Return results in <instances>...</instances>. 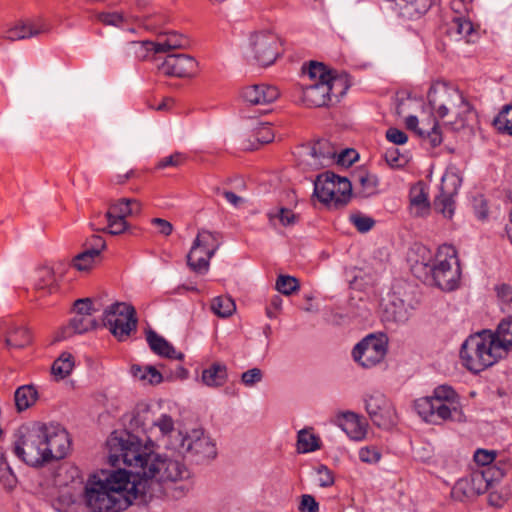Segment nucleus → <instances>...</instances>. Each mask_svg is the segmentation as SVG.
<instances>
[{
    "mask_svg": "<svg viewBox=\"0 0 512 512\" xmlns=\"http://www.w3.org/2000/svg\"><path fill=\"white\" fill-rule=\"evenodd\" d=\"M31 343V335L27 328L14 327L7 332L5 344L8 348H23Z\"/></svg>",
    "mask_w": 512,
    "mask_h": 512,
    "instance_id": "c9c22d12",
    "label": "nucleus"
},
{
    "mask_svg": "<svg viewBox=\"0 0 512 512\" xmlns=\"http://www.w3.org/2000/svg\"><path fill=\"white\" fill-rule=\"evenodd\" d=\"M250 52L253 60L261 66H269L280 55L279 37L267 30L255 32L249 40Z\"/></svg>",
    "mask_w": 512,
    "mask_h": 512,
    "instance_id": "9d476101",
    "label": "nucleus"
},
{
    "mask_svg": "<svg viewBox=\"0 0 512 512\" xmlns=\"http://www.w3.org/2000/svg\"><path fill=\"white\" fill-rule=\"evenodd\" d=\"M97 258V255H94L93 253L85 249L83 252L77 254L73 258L72 265L78 271H87L91 269Z\"/></svg>",
    "mask_w": 512,
    "mask_h": 512,
    "instance_id": "3c124183",
    "label": "nucleus"
},
{
    "mask_svg": "<svg viewBox=\"0 0 512 512\" xmlns=\"http://www.w3.org/2000/svg\"><path fill=\"white\" fill-rule=\"evenodd\" d=\"M221 235L218 232H211L205 229L199 230L192 244V255L197 254L203 248L205 255L212 258L221 246Z\"/></svg>",
    "mask_w": 512,
    "mask_h": 512,
    "instance_id": "5701e85b",
    "label": "nucleus"
},
{
    "mask_svg": "<svg viewBox=\"0 0 512 512\" xmlns=\"http://www.w3.org/2000/svg\"><path fill=\"white\" fill-rule=\"evenodd\" d=\"M417 307V301L393 292L383 306L382 321L390 324H405Z\"/></svg>",
    "mask_w": 512,
    "mask_h": 512,
    "instance_id": "ddd939ff",
    "label": "nucleus"
},
{
    "mask_svg": "<svg viewBox=\"0 0 512 512\" xmlns=\"http://www.w3.org/2000/svg\"><path fill=\"white\" fill-rule=\"evenodd\" d=\"M335 178H337L335 173L327 171L318 175L314 181V195L320 202L334 209L336 202Z\"/></svg>",
    "mask_w": 512,
    "mask_h": 512,
    "instance_id": "aec40b11",
    "label": "nucleus"
},
{
    "mask_svg": "<svg viewBox=\"0 0 512 512\" xmlns=\"http://www.w3.org/2000/svg\"><path fill=\"white\" fill-rule=\"evenodd\" d=\"M414 408L424 421L431 424H440L447 420L465 421L459 395L449 385H439L431 396L415 400Z\"/></svg>",
    "mask_w": 512,
    "mask_h": 512,
    "instance_id": "f03ea898",
    "label": "nucleus"
},
{
    "mask_svg": "<svg viewBox=\"0 0 512 512\" xmlns=\"http://www.w3.org/2000/svg\"><path fill=\"white\" fill-rule=\"evenodd\" d=\"M256 140L261 144H267L273 141L274 133L268 124H262L255 132Z\"/></svg>",
    "mask_w": 512,
    "mask_h": 512,
    "instance_id": "69168bd1",
    "label": "nucleus"
},
{
    "mask_svg": "<svg viewBox=\"0 0 512 512\" xmlns=\"http://www.w3.org/2000/svg\"><path fill=\"white\" fill-rule=\"evenodd\" d=\"M263 378V373L259 368H252L245 371L241 376V381L244 385L251 387L260 382Z\"/></svg>",
    "mask_w": 512,
    "mask_h": 512,
    "instance_id": "052dcab7",
    "label": "nucleus"
},
{
    "mask_svg": "<svg viewBox=\"0 0 512 512\" xmlns=\"http://www.w3.org/2000/svg\"><path fill=\"white\" fill-rule=\"evenodd\" d=\"M38 399V392L34 385H22L14 393L15 406L18 412H22L33 406Z\"/></svg>",
    "mask_w": 512,
    "mask_h": 512,
    "instance_id": "7c9ffc66",
    "label": "nucleus"
},
{
    "mask_svg": "<svg viewBox=\"0 0 512 512\" xmlns=\"http://www.w3.org/2000/svg\"><path fill=\"white\" fill-rule=\"evenodd\" d=\"M73 308L75 315L92 317L93 312H95L93 301L90 298H81L76 300Z\"/></svg>",
    "mask_w": 512,
    "mask_h": 512,
    "instance_id": "13d9d810",
    "label": "nucleus"
},
{
    "mask_svg": "<svg viewBox=\"0 0 512 512\" xmlns=\"http://www.w3.org/2000/svg\"><path fill=\"white\" fill-rule=\"evenodd\" d=\"M299 510L301 512H318L319 504L312 495L304 494L301 496Z\"/></svg>",
    "mask_w": 512,
    "mask_h": 512,
    "instance_id": "338daca9",
    "label": "nucleus"
},
{
    "mask_svg": "<svg viewBox=\"0 0 512 512\" xmlns=\"http://www.w3.org/2000/svg\"><path fill=\"white\" fill-rule=\"evenodd\" d=\"M154 45L155 42L152 41H130L125 47L124 52L127 56L144 59L149 51H154Z\"/></svg>",
    "mask_w": 512,
    "mask_h": 512,
    "instance_id": "79ce46f5",
    "label": "nucleus"
},
{
    "mask_svg": "<svg viewBox=\"0 0 512 512\" xmlns=\"http://www.w3.org/2000/svg\"><path fill=\"white\" fill-rule=\"evenodd\" d=\"M85 247L87 251L99 257L101 252L106 248V241L99 235H92L86 240Z\"/></svg>",
    "mask_w": 512,
    "mask_h": 512,
    "instance_id": "bf43d9fd",
    "label": "nucleus"
},
{
    "mask_svg": "<svg viewBox=\"0 0 512 512\" xmlns=\"http://www.w3.org/2000/svg\"><path fill=\"white\" fill-rule=\"evenodd\" d=\"M146 340L151 350L159 356L177 360L184 358L182 352H177L165 338L158 335L154 330L147 331Z\"/></svg>",
    "mask_w": 512,
    "mask_h": 512,
    "instance_id": "393cba45",
    "label": "nucleus"
},
{
    "mask_svg": "<svg viewBox=\"0 0 512 512\" xmlns=\"http://www.w3.org/2000/svg\"><path fill=\"white\" fill-rule=\"evenodd\" d=\"M34 285L36 290L52 294L58 289L57 279L51 267L44 266L35 272Z\"/></svg>",
    "mask_w": 512,
    "mask_h": 512,
    "instance_id": "c85d7f7f",
    "label": "nucleus"
},
{
    "mask_svg": "<svg viewBox=\"0 0 512 512\" xmlns=\"http://www.w3.org/2000/svg\"><path fill=\"white\" fill-rule=\"evenodd\" d=\"M505 356L494 340L491 330H482L470 335L460 349L464 367L475 374L493 366Z\"/></svg>",
    "mask_w": 512,
    "mask_h": 512,
    "instance_id": "7ed1b4c3",
    "label": "nucleus"
},
{
    "mask_svg": "<svg viewBox=\"0 0 512 512\" xmlns=\"http://www.w3.org/2000/svg\"><path fill=\"white\" fill-rule=\"evenodd\" d=\"M365 410L374 425L390 429L397 424V413L392 402L381 392H373L364 397Z\"/></svg>",
    "mask_w": 512,
    "mask_h": 512,
    "instance_id": "9b49d317",
    "label": "nucleus"
},
{
    "mask_svg": "<svg viewBox=\"0 0 512 512\" xmlns=\"http://www.w3.org/2000/svg\"><path fill=\"white\" fill-rule=\"evenodd\" d=\"M131 373L135 378L140 380H147L149 384L157 385L163 381L162 374L151 365L141 367L139 365H133L131 367Z\"/></svg>",
    "mask_w": 512,
    "mask_h": 512,
    "instance_id": "ea45409f",
    "label": "nucleus"
},
{
    "mask_svg": "<svg viewBox=\"0 0 512 512\" xmlns=\"http://www.w3.org/2000/svg\"><path fill=\"white\" fill-rule=\"evenodd\" d=\"M506 474L505 468L502 467H486L473 470L468 476L470 485L475 491L476 495L485 493L489 486L494 482L500 480Z\"/></svg>",
    "mask_w": 512,
    "mask_h": 512,
    "instance_id": "a211bd4d",
    "label": "nucleus"
},
{
    "mask_svg": "<svg viewBox=\"0 0 512 512\" xmlns=\"http://www.w3.org/2000/svg\"><path fill=\"white\" fill-rule=\"evenodd\" d=\"M106 218H116L126 220L129 216V208L127 198H121L109 205L108 211L105 214Z\"/></svg>",
    "mask_w": 512,
    "mask_h": 512,
    "instance_id": "09e8293b",
    "label": "nucleus"
},
{
    "mask_svg": "<svg viewBox=\"0 0 512 512\" xmlns=\"http://www.w3.org/2000/svg\"><path fill=\"white\" fill-rule=\"evenodd\" d=\"M211 258L208 256H197V254L192 255V248L187 255V264L190 269L196 273H206L209 270V261Z\"/></svg>",
    "mask_w": 512,
    "mask_h": 512,
    "instance_id": "8fccbe9b",
    "label": "nucleus"
},
{
    "mask_svg": "<svg viewBox=\"0 0 512 512\" xmlns=\"http://www.w3.org/2000/svg\"><path fill=\"white\" fill-rule=\"evenodd\" d=\"M109 461H122L130 470H101L91 475L85 486V503L93 512H121L134 500L146 503L163 494V483L190 477L187 467L142 449L139 438L126 430L114 431L107 439Z\"/></svg>",
    "mask_w": 512,
    "mask_h": 512,
    "instance_id": "f257e3e1",
    "label": "nucleus"
},
{
    "mask_svg": "<svg viewBox=\"0 0 512 512\" xmlns=\"http://www.w3.org/2000/svg\"><path fill=\"white\" fill-rule=\"evenodd\" d=\"M492 336L505 354L512 351V316L502 320Z\"/></svg>",
    "mask_w": 512,
    "mask_h": 512,
    "instance_id": "2f4dec72",
    "label": "nucleus"
},
{
    "mask_svg": "<svg viewBox=\"0 0 512 512\" xmlns=\"http://www.w3.org/2000/svg\"><path fill=\"white\" fill-rule=\"evenodd\" d=\"M197 66V61L189 55L171 54L158 66V70L166 76L186 78L196 74Z\"/></svg>",
    "mask_w": 512,
    "mask_h": 512,
    "instance_id": "dca6fc26",
    "label": "nucleus"
},
{
    "mask_svg": "<svg viewBox=\"0 0 512 512\" xmlns=\"http://www.w3.org/2000/svg\"><path fill=\"white\" fill-rule=\"evenodd\" d=\"M107 219V227L94 229L95 231H101L105 233H109L111 235H120L124 233L128 228V223L123 219L116 218H106Z\"/></svg>",
    "mask_w": 512,
    "mask_h": 512,
    "instance_id": "603ef678",
    "label": "nucleus"
},
{
    "mask_svg": "<svg viewBox=\"0 0 512 512\" xmlns=\"http://www.w3.org/2000/svg\"><path fill=\"white\" fill-rule=\"evenodd\" d=\"M45 23H35L32 21H20L14 27L7 31L6 38L10 41L23 40L48 32Z\"/></svg>",
    "mask_w": 512,
    "mask_h": 512,
    "instance_id": "4be33fe9",
    "label": "nucleus"
},
{
    "mask_svg": "<svg viewBox=\"0 0 512 512\" xmlns=\"http://www.w3.org/2000/svg\"><path fill=\"white\" fill-rule=\"evenodd\" d=\"M167 448L178 451L196 463L212 460L217 455L215 443L201 429H193L185 434L178 431Z\"/></svg>",
    "mask_w": 512,
    "mask_h": 512,
    "instance_id": "39448f33",
    "label": "nucleus"
},
{
    "mask_svg": "<svg viewBox=\"0 0 512 512\" xmlns=\"http://www.w3.org/2000/svg\"><path fill=\"white\" fill-rule=\"evenodd\" d=\"M496 457V453L494 451H488L484 449H478L474 453V461L480 465V468L486 467H497L496 465H491Z\"/></svg>",
    "mask_w": 512,
    "mask_h": 512,
    "instance_id": "6e6d98bb",
    "label": "nucleus"
},
{
    "mask_svg": "<svg viewBox=\"0 0 512 512\" xmlns=\"http://www.w3.org/2000/svg\"><path fill=\"white\" fill-rule=\"evenodd\" d=\"M451 29L463 38L469 37L474 31L472 22L462 17H457L453 20Z\"/></svg>",
    "mask_w": 512,
    "mask_h": 512,
    "instance_id": "864d4df0",
    "label": "nucleus"
},
{
    "mask_svg": "<svg viewBox=\"0 0 512 512\" xmlns=\"http://www.w3.org/2000/svg\"><path fill=\"white\" fill-rule=\"evenodd\" d=\"M406 127L410 130H414L420 137L428 138L432 147H436L442 142V135L439 129V124L436 120L433 121L431 129L418 128V118L414 115H410L406 118Z\"/></svg>",
    "mask_w": 512,
    "mask_h": 512,
    "instance_id": "cd10ccee",
    "label": "nucleus"
},
{
    "mask_svg": "<svg viewBox=\"0 0 512 512\" xmlns=\"http://www.w3.org/2000/svg\"><path fill=\"white\" fill-rule=\"evenodd\" d=\"M339 426L352 440H362L367 433V422L362 416L346 411L338 416Z\"/></svg>",
    "mask_w": 512,
    "mask_h": 512,
    "instance_id": "412c9836",
    "label": "nucleus"
},
{
    "mask_svg": "<svg viewBox=\"0 0 512 512\" xmlns=\"http://www.w3.org/2000/svg\"><path fill=\"white\" fill-rule=\"evenodd\" d=\"M183 161H184L183 154H181L179 152H175L170 156L162 158L157 163L156 167L158 169H164L166 167H177V166H180L183 163Z\"/></svg>",
    "mask_w": 512,
    "mask_h": 512,
    "instance_id": "680f3d73",
    "label": "nucleus"
},
{
    "mask_svg": "<svg viewBox=\"0 0 512 512\" xmlns=\"http://www.w3.org/2000/svg\"><path fill=\"white\" fill-rule=\"evenodd\" d=\"M460 179L454 175H445L442 178L440 194L434 200L435 209L445 217L451 218L454 213L453 196L457 193Z\"/></svg>",
    "mask_w": 512,
    "mask_h": 512,
    "instance_id": "f3484780",
    "label": "nucleus"
},
{
    "mask_svg": "<svg viewBox=\"0 0 512 512\" xmlns=\"http://www.w3.org/2000/svg\"><path fill=\"white\" fill-rule=\"evenodd\" d=\"M352 180L360 185L359 194L362 197H369L376 193L378 186V178L376 175L369 173L366 169H360L352 174Z\"/></svg>",
    "mask_w": 512,
    "mask_h": 512,
    "instance_id": "c756f323",
    "label": "nucleus"
},
{
    "mask_svg": "<svg viewBox=\"0 0 512 512\" xmlns=\"http://www.w3.org/2000/svg\"><path fill=\"white\" fill-rule=\"evenodd\" d=\"M279 90L275 86L267 84H255L245 87L242 98L250 105H267L279 97Z\"/></svg>",
    "mask_w": 512,
    "mask_h": 512,
    "instance_id": "6ab92c4d",
    "label": "nucleus"
},
{
    "mask_svg": "<svg viewBox=\"0 0 512 512\" xmlns=\"http://www.w3.org/2000/svg\"><path fill=\"white\" fill-rule=\"evenodd\" d=\"M211 310L220 318L230 317L236 310L234 300L228 296H217L211 301Z\"/></svg>",
    "mask_w": 512,
    "mask_h": 512,
    "instance_id": "4c0bfd02",
    "label": "nucleus"
},
{
    "mask_svg": "<svg viewBox=\"0 0 512 512\" xmlns=\"http://www.w3.org/2000/svg\"><path fill=\"white\" fill-rule=\"evenodd\" d=\"M386 139L396 145H403L408 141V136L402 130L391 127L386 131Z\"/></svg>",
    "mask_w": 512,
    "mask_h": 512,
    "instance_id": "0e129e2a",
    "label": "nucleus"
},
{
    "mask_svg": "<svg viewBox=\"0 0 512 512\" xmlns=\"http://www.w3.org/2000/svg\"><path fill=\"white\" fill-rule=\"evenodd\" d=\"M97 19L104 25L115 26L124 29L125 24L129 22L130 17H126L120 12H101L97 14Z\"/></svg>",
    "mask_w": 512,
    "mask_h": 512,
    "instance_id": "49530a36",
    "label": "nucleus"
},
{
    "mask_svg": "<svg viewBox=\"0 0 512 512\" xmlns=\"http://www.w3.org/2000/svg\"><path fill=\"white\" fill-rule=\"evenodd\" d=\"M98 327V322L90 316L74 315L68 325L64 326L57 340L69 338L75 334H83Z\"/></svg>",
    "mask_w": 512,
    "mask_h": 512,
    "instance_id": "b1692460",
    "label": "nucleus"
},
{
    "mask_svg": "<svg viewBox=\"0 0 512 512\" xmlns=\"http://www.w3.org/2000/svg\"><path fill=\"white\" fill-rule=\"evenodd\" d=\"M320 448V439L307 429H302L297 435V449L300 453H309Z\"/></svg>",
    "mask_w": 512,
    "mask_h": 512,
    "instance_id": "58836bf2",
    "label": "nucleus"
},
{
    "mask_svg": "<svg viewBox=\"0 0 512 512\" xmlns=\"http://www.w3.org/2000/svg\"><path fill=\"white\" fill-rule=\"evenodd\" d=\"M336 155V148L326 139H319L303 146L301 153L303 163L311 170H319L328 166Z\"/></svg>",
    "mask_w": 512,
    "mask_h": 512,
    "instance_id": "4468645a",
    "label": "nucleus"
},
{
    "mask_svg": "<svg viewBox=\"0 0 512 512\" xmlns=\"http://www.w3.org/2000/svg\"><path fill=\"white\" fill-rule=\"evenodd\" d=\"M154 426L159 429L163 438H171V440L165 443V446L167 447V444L173 441L177 434L174 429V420L170 415L162 414L156 421H154Z\"/></svg>",
    "mask_w": 512,
    "mask_h": 512,
    "instance_id": "a18cd8bd",
    "label": "nucleus"
},
{
    "mask_svg": "<svg viewBox=\"0 0 512 512\" xmlns=\"http://www.w3.org/2000/svg\"><path fill=\"white\" fill-rule=\"evenodd\" d=\"M190 45L188 38L177 32H164L154 45V52H168L174 49H186Z\"/></svg>",
    "mask_w": 512,
    "mask_h": 512,
    "instance_id": "bb28decb",
    "label": "nucleus"
},
{
    "mask_svg": "<svg viewBox=\"0 0 512 512\" xmlns=\"http://www.w3.org/2000/svg\"><path fill=\"white\" fill-rule=\"evenodd\" d=\"M348 86L343 79H335L334 81H316L307 85L302 90L303 101L308 106L322 107L328 105L333 97L335 101H339Z\"/></svg>",
    "mask_w": 512,
    "mask_h": 512,
    "instance_id": "1a4fd4ad",
    "label": "nucleus"
},
{
    "mask_svg": "<svg viewBox=\"0 0 512 512\" xmlns=\"http://www.w3.org/2000/svg\"><path fill=\"white\" fill-rule=\"evenodd\" d=\"M427 98L429 106L437 113L439 118H444L448 114L449 107H463V112L471 111V106L462 93L443 82L434 83L428 91ZM460 113L462 111L458 112V114Z\"/></svg>",
    "mask_w": 512,
    "mask_h": 512,
    "instance_id": "6e6552de",
    "label": "nucleus"
},
{
    "mask_svg": "<svg viewBox=\"0 0 512 512\" xmlns=\"http://www.w3.org/2000/svg\"><path fill=\"white\" fill-rule=\"evenodd\" d=\"M381 454L374 447H364L359 450V459L365 463H376L380 460Z\"/></svg>",
    "mask_w": 512,
    "mask_h": 512,
    "instance_id": "e2e57ef3",
    "label": "nucleus"
},
{
    "mask_svg": "<svg viewBox=\"0 0 512 512\" xmlns=\"http://www.w3.org/2000/svg\"><path fill=\"white\" fill-rule=\"evenodd\" d=\"M336 186V202L335 209L343 208L348 204L352 195V183L346 177H340L337 175L335 178Z\"/></svg>",
    "mask_w": 512,
    "mask_h": 512,
    "instance_id": "e433bc0d",
    "label": "nucleus"
},
{
    "mask_svg": "<svg viewBox=\"0 0 512 512\" xmlns=\"http://www.w3.org/2000/svg\"><path fill=\"white\" fill-rule=\"evenodd\" d=\"M275 288L281 294L288 296L297 291L300 286L297 278L289 275H279L276 280Z\"/></svg>",
    "mask_w": 512,
    "mask_h": 512,
    "instance_id": "de8ad7c7",
    "label": "nucleus"
},
{
    "mask_svg": "<svg viewBox=\"0 0 512 512\" xmlns=\"http://www.w3.org/2000/svg\"><path fill=\"white\" fill-rule=\"evenodd\" d=\"M12 477V470L6 461L3 449L0 447V482L4 484L9 483Z\"/></svg>",
    "mask_w": 512,
    "mask_h": 512,
    "instance_id": "774afa93",
    "label": "nucleus"
},
{
    "mask_svg": "<svg viewBox=\"0 0 512 512\" xmlns=\"http://www.w3.org/2000/svg\"><path fill=\"white\" fill-rule=\"evenodd\" d=\"M74 357L68 352H63L52 364L51 373L56 380H62L70 375L74 368Z\"/></svg>",
    "mask_w": 512,
    "mask_h": 512,
    "instance_id": "72a5a7b5",
    "label": "nucleus"
},
{
    "mask_svg": "<svg viewBox=\"0 0 512 512\" xmlns=\"http://www.w3.org/2000/svg\"><path fill=\"white\" fill-rule=\"evenodd\" d=\"M308 75L311 80L316 81H334L340 79L332 74V71L328 70L327 67L320 62L311 61L308 68Z\"/></svg>",
    "mask_w": 512,
    "mask_h": 512,
    "instance_id": "37998d69",
    "label": "nucleus"
},
{
    "mask_svg": "<svg viewBox=\"0 0 512 512\" xmlns=\"http://www.w3.org/2000/svg\"><path fill=\"white\" fill-rule=\"evenodd\" d=\"M44 424L21 425L13 434V452L25 464L42 467L47 463Z\"/></svg>",
    "mask_w": 512,
    "mask_h": 512,
    "instance_id": "20e7f679",
    "label": "nucleus"
},
{
    "mask_svg": "<svg viewBox=\"0 0 512 512\" xmlns=\"http://www.w3.org/2000/svg\"><path fill=\"white\" fill-rule=\"evenodd\" d=\"M451 496L454 500L464 501L467 498H472L477 496L472 486L470 485V481L467 477L459 479L451 490Z\"/></svg>",
    "mask_w": 512,
    "mask_h": 512,
    "instance_id": "c03bdc74",
    "label": "nucleus"
},
{
    "mask_svg": "<svg viewBox=\"0 0 512 512\" xmlns=\"http://www.w3.org/2000/svg\"><path fill=\"white\" fill-rule=\"evenodd\" d=\"M410 205L416 216H424L430 210L428 193L423 182H417L410 189L409 193Z\"/></svg>",
    "mask_w": 512,
    "mask_h": 512,
    "instance_id": "a878e982",
    "label": "nucleus"
},
{
    "mask_svg": "<svg viewBox=\"0 0 512 512\" xmlns=\"http://www.w3.org/2000/svg\"><path fill=\"white\" fill-rule=\"evenodd\" d=\"M387 353V339L383 334H370L355 345L352 356L363 368H371L379 364Z\"/></svg>",
    "mask_w": 512,
    "mask_h": 512,
    "instance_id": "f8f14e48",
    "label": "nucleus"
},
{
    "mask_svg": "<svg viewBox=\"0 0 512 512\" xmlns=\"http://www.w3.org/2000/svg\"><path fill=\"white\" fill-rule=\"evenodd\" d=\"M350 221L357 228V230L361 233L368 232L371 230L375 224L373 218L369 216H364L361 214H352L350 216Z\"/></svg>",
    "mask_w": 512,
    "mask_h": 512,
    "instance_id": "5fc2aeb1",
    "label": "nucleus"
},
{
    "mask_svg": "<svg viewBox=\"0 0 512 512\" xmlns=\"http://www.w3.org/2000/svg\"><path fill=\"white\" fill-rule=\"evenodd\" d=\"M495 129L502 134L512 135V105H506L494 118Z\"/></svg>",
    "mask_w": 512,
    "mask_h": 512,
    "instance_id": "a19ab883",
    "label": "nucleus"
},
{
    "mask_svg": "<svg viewBox=\"0 0 512 512\" xmlns=\"http://www.w3.org/2000/svg\"><path fill=\"white\" fill-rule=\"evenodd\" d=\"M201 378L209 387H220L227 380V367L221 363H213L202 371Z\"/></svg>",
    "mask_w": 512,
    "mask_h": 512,
    "instance_id": "473e14b6",
    "label": "nucleus"
},
{
    "mask_svg": "<svg viewBox=\"0 0 512 512\" xmlns=\"http://www.w3.org/2000/svg\"><path fill=\"white\" fill-rule=\"evenodd\" d=\"M103 325L119 341H125L136 331L138 319L135 308L125 302H115L103 312Z\"/></svg>",
    "mask_w": 512,
    "mask_h": 512,
    "instance_id": "423d86ee",
    "label": "nucleus"
},
{
    "mask_svg": "<svg viewBox=\"0 0 512 512\" xmlns=\"http://www.w3.org/2000/svg\"><path fill=\"white\" fill-rule=\"evenodd\" d=\"M267 217L270 225L273 227H276L277 223L284 227L292 226L298 220V216L292 210L285 207L270 210L267 213Z\"/></svg>",
    "mask_w": 512,
    "mask_h": 512,
    "instance_id": "f704fd0d",
    "label": "nucleus"
},
{
    "mask_svg": "<svg viewBox=\"0 0 512 512\" xmlns=\"http://www.w3.org/2000/svg\"><path fill=\"white\" fill-rule=\"evenodd\" d=\"M315 470L318 475V483L321 487H330L334 484L335 479L333 472L326 465L320 464Z\"/></svg>",
    "mask_w": 512,
    "mask_h": 512,
    "instance_id": "4d7b16f0",
    "label": "nucleus"
},
{
    "mask_svg": "<svg viewBox=\"0 0 512 512\" xmlns=\"http://www.w3.org/2000/svg\"><path fill=\"white\" fill-rule=\"evenodd\" d=\"M44 437L47 463L52 460H59L66 456L69 447L70 439L67 431L60 425L44 424Z\"/></svg>",
    "mask_w": 512,
    "mask_h": 512,
    "instance_id": "2eb2a0df",
    "label": "nucleus"
},
{
    "mask_svg": "<svg viewBox=\"0 0 512 512\" xmlns=\"http://www.w3.org/2000/svg\"><path fill=\"white\" fill-rule=\"evenodd\" d=\"M436 286L442 290L452 291L458 287L461 275L456 251L450 246H444L437 256V263L431 268Z\"/></svg>",
    "mask_w": 512,
    "mask_h": 512,
    "instance_id": "0eeeda50",
    "label": "nucleus"
}]
</instances>
